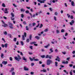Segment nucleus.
<instances>
[{
  "label": "nucleus",
  "instance_id": "27",
  "mask_svg": "<svg viewBox=\"0 0 75 75\" xmlns=\"http://www.w3.org/2000/svg\"><path fill=\"white\" fill-rule=\"evenodd\" d=\"M36 43H37L36 42H34L30 43V44H36Z\"/></svg>",
  "mask_w": 75,
  "mask_h": 75
},
{
  "label": "nucleus",
  "instance_id": "31",
  "mask_svg": "<svg viewBox=\"0 0 75 75\" xmlns=\"http://www.w3.org/2000/svg\"><path fill=\"white\" fill-rule=\"evenodd\" d=\"M56 33L57 34H58L59 33V30H56Z\"/></svg>",
  "mask_w": 75,
  "mask_h": 75
},
{
  "label": "nucleus",
  "instance_id": "2",
  "mask_svg": "<svg viewBox=\"0 0 75 75\" xmlns=\"http://www.w3.org/2000/svg\"><path fill=\"white\" fill-rule=\"evenodd\" d=\"M52 62V60L49 59L47 61V65H49L51 64V63Z\"/></svg>",
  "mask_w": 75,
  "mask_h": 75
},
{
  "label": "nucleus",
  "instance_id": "26",
  "mask_svg": "<svg viewBox=\"0 0 75 75\" xmlns=\"http://www.w3.org/2000/svg\"><path fill=\"white\" fill-rule=\"evenodd\" d=\"M32 25L33 26H35V25H36V23H32Z\"/></svg>",
  "mask_w": 75,
  "mask_h": 75
},
{
  "label": "nucleus",
  "instance_id": "19",
  "mask_svg": "<svg viewBox=\"0 0 75 75\" xmlns=\"http://www.w3.org/2000/svg\"><path fill=\"white\" fill-rule=\"evenodd\" d=\"M13 41L15 42H16V41H17V38H14L13 40Z\"/></svg>",
  "mask_w": 75,
  "mask_h": 75
},
{
  "label": "nucleus",
  "instance_id": "30",
  "mask_svg": "<svg viewBox=\"0 0 75 75\" xmlns=\"http://www.w3.org/2000/svg\"><path fill=\"white\" fill-rule=\"evenodd\" d=\"M3 56H4V54L3 53H1V58H3Z\"/></svg>",
  "mask_w": 75,
  "mask_h": 75
},
{
  "label": "nucleus",
  "instance_id": "39",
  "mask_svg": "<svg viewBox=\"0 0 75 75\" xmlns=\"http://www.w3.org/2000/svg\"><path fill=\"white\" fill-rule=\"evenodd\" d=\"M31 75H33L34 74V72H31L30 73Z\"/></svg>",
  "mask_w": 75,
  "mask_h": 75
},
{
  "label": "nucleus",
  "instance_id": "44",
  "mask_svg": "<svg viewBox=\"0 0 75 75\" xmlns=\"http://www.w3.org/2000/svg\"><path fill=\"white\" fill-rule=\"evenodd\" d=\"M54 14L55 15V16H57V15H58V13H57V12H56L54 13Z\"/></svg>",
  "mask_w": 75,
  "mask_h": 75
},
{
  "label": "nucleus",
  "instance_id": "38",
  "mask_svg": "<svg viewBox=\"0 0 75 75\" xmlns=\"http://www.w3.org/2000/svg\"><path fill=\"white\" fill-rule=\"evenodd\" d=\"M12 75H15V72L13 71L12 73Z\"/></svg>",
  "mask_w": 75,
  "mask_h": 75
},
{
  "label": "nucleus",
  "instance_id": "11",
  "mask_svg": "<svg viewBox=\"0 0 75 75\" xmlns=\"http://www.w3.org/2000/svg\"><path fill=\"white\" fill-rule=\"evenodd\" d=\"M71 5L72 6H75V4H74V2L73 1H72L71 2Z\"/></svg>",
  "mask_w": 75,
  "mask_h": 75
},
{
  "label": "nucleus",
  "instance_id": "28",
  "mask_svg": "<svg viewBox=\"0 0 75 75\" xmlns=\"http://www.w3.org/2000/svg\"><path fill=\"white\" fill-rule=\"evenodd\" d=\"M2 6H3V7H6V6L5 5V4H4V3H3L2 4Z\"/></svg>",
  "mask_w": 75,
  "mask_h": 75
},
{
  "label": "nucleus",
  "instance_id": "49",
  "mask_svg": "<svg viewBox=\"0 0 75 75\" xmlns=\"http://www.w3.org/2000/svg\"><path fill=\"white\" fill-rule=\"evenodd\" d=\"M30 10L31 12H34V10H33L32 9H30Z\"/></svg>",
  "mask_w": 75,
  "mask_h": 75
},
{
  "label": "nucleus",
  "instance_id": "58",
  "mask_svg": "<svg viewBox=\"0 0 75 75\" xmlns=\"http://www.w3.org/2000/svg\"><path fill=\"white\" fill-rule=\"evenodd\" d=\"M70 18L71 19H73L74 18V17H73V16H71Z\"/></svg>",
  "mask_w": 75,
  "mask_h": 75
},
{
  "label": "nucleus",
  "instance_id": "23",
  "mask_svg": "<svg viewBox=\"0 0 75 75\" xmlns=\"http://www.w3.org/2000/svg\"><path fill=\"white\" fill-rule=\"evenodd\" d=\"M29 30V29L28 28V26H26V30H27L28 31V30Z\"/></svg>",
  "mask_w": 75,
  "mask_h": 75
},
{
  "label": "nucleus",
  "instance_id": "40",
  "mask_svg": "<svg viewBox=\"0 0 75 75\" xmlns=\"http://www.w3.org/2000/svg\"><path fill=\"white\" fill-rule=\"evenodd\" d=\"M50 51L51 52H53V51L52 50V49H50Z\"/></svg>",
  "mask_w": 75,
  "mask_h": 75
},
{
  "label": "nucleus",
  "instance_id": "14",
  "mask_svg": "<svg viewBox=\"0 0 75 75\" xmlns=\"http://www.w3.org/2000/svg\"><path fill=\"white\" fill-rule=\"evenodd\" d=\"M21 11L22 12H24V11H25V9H21Z\"/></svg>",
  "mask_w": 75,
  "mask_h": 75
},
{
  "label": "nucleus",
  "instance_id": "16",
  "mask_svg": "<svg viewBox=\"0 0 75 75\" xmlns=\"http://www.w3.org/2000/svg\"><path fill=\"white\" fill-rule=\"evenodd\" d=\"M4 47H5V48H7V46L8 45V44L7 43H5L4 44Z\"/></svg>",
  "mask_w": 75,
  "mask_h": 75
},
{
  "label": "nucleus",
  "instance_id": "42",
  "mask_svg": "<svg viewBox=\"0 0 75 75\" xmlns=\"http://www.w3.org/2000/svg\"><path fill=\"white\" fill-rule=\"evenodd\" d=\"M26 41L27 42H30V40H29V39H28Z\"/></svg>",
  "mask_w": 75,
  "mask_h": 75
},
{
  "label": "nucleus",
  "instance_id": "53",
  "mask_svg": "<svg viewBox=\"0 0 75 75\" xmlns=\"http://www.w3.org/2000/svg\"><path fill=\"white\" fill-rule=\"evenodd\" d=\"M69 59H70V58L67 57V61H69Z\"/></svg>",
  "mask_w": 75,
  "mask_h": 75
},
{
  "label": "nucleus",
  "instance_id": "37",
  "mask_svg": "<svg viewBox=\"0 0 75 75\" xmlns=\"http://www.w3.org/2000/svg\"><path fill=\"white\" fill-rule=\"evenodd\" d=\"M9 59L10 61H13V58H12V57H10L9 58Z\"/></svg>",
  "mask_w": 75,
  "mask_h": 75
},
{
  "label": "nucleus",
  "instance_id": "29",
  "mask_svg": "<svg viewBox=\"0 0 75 75\" xmlns=\"http://www.w3.org/2000/svg\"><path fill=\"white\" fill-rule=\"evenodd\" d=\"M48 31V29H46L44 30V32H47Z\"/></svg>",
  "mask_w": 75,
  "mask_h": 75
},
{
  "label": "nucleus",
  "instance_id": "3",
  "mask_svg": "<svg viewBox=\"0 0 75 75\" xmlns=\"http://www.w3.org/2000/svg\"><path fill=\"white\" fill-rule=\"evenodd\" d=\"M9 26L11 29H13L14 27H13V24L11 23H8Z\"/></svg>",
  "mask_w": 75,
  "mask_h": 75
},
{
  "label": "nucleus",
  "instance_id": "1",
  "mask_svg": "<svg viewBox=\"0 0 75 75\" xmlns=\"http://www.w3.org/2000/svg\"><path fill=\"white\" fill-rule=\"evenodd\" d=\"M18 57H14V58L16 60V61H20V60L21 59V57H20V56L19 55H18Z\"/></svg>",
  "mask_w": 75,
  "mask_h": 75
},
{
  "label": "nucleus",
  "instance_id": "41",
  "mask_svg": "<svg viewBox=\"0 0 75 75\" xmlns=\"http://www.w3.org/2000/svg\"><path fill=\"white\" fill-rule=\"evenodd\" d=\"M40 3H45V2L44 1H40Z\"/></svg>",
  "mask_w": 75,
  "mask_h": 75
},
{
  "label": "nucleus",
  "instance_id": "17",
  "mask_svg": "<svg viewBox=\"0 0 75 75\" xmlns=\"http://www.w3.org/2000/svg\"><path fill=\"white\" fill-rule=\"evenodd\" d=\"M35 38H36V39H37V40H39V39H40V37L38 36H35Z\"/></svg>",
  "mask_w": 75,
  "mask_h": 75
},
{
  "label": "nucleus",
  "instance_id": "13",
  "mask_svg": "<svg viewBox=\"0 0 75 75\" xmlns=\"http://www.w3.org/2000/svg\"><path fill=\"white\" fill-rule=\"evenodd\" d=\"M22 58L23 60H24V61H26V60H27V59H25V57L24 56L22 57Z\"/></svg>",
  "mask_w": 75,
  "mask_h": 75
},
{
  "label": "nucleus",
  "instance_id": "25",
  "mask_svg": "<svg viewBox=\"0 0 75 75\" xmlns=\"http://www.w3.org/2000/svg\"><path fill=\"white\" fill-rule=\"evenodd\" d=\"M21 45H24V42L23 41H21Z\"/></svg>",
  "mask_w": 75,
  "mask_h": 75
},
{
  "label": "nucleus",
  "instance_id": "63",
  "mask_svg": "<svg viewBox=\"0 0 75 75\" xmlns=\"http://www.w3.org/2000/svg\"><path fill=\"white\" fill-rule=\"evenodd\" d=\"M69 66L70 67H72L73 66V65L72 64H69Z\"/></svg>",
  "mask_w": 75,
  "mask_h": 75
},
{
  "label": "nucleus",
  "instance_id": "50",
  "mask_svg": "<svg viewBox=\"0 0 75 75\" xmlns=\"http://www.w3.org/2000/svg\"><path fill=\"white\" fill-rule=\"evenodd\" d=\"M11 19L12 20H14V19H15L14 18H13L12 17H11Z\"/></svg>",
  "mask_w": 75,
  "mask_h": 75
},
{
  "label": "nucleus",
  "instance_id": "59",
  "mask_svg": "<svg viewBox=\"0 0 75 75\" xmlns=\"http://www.w3.org/2000/svg\"><path fill=\"white\" fill-rule=\"evenodd\" d=\"M66 47L67 49L69 50V46H67Z\"/></svg>",
  "mask_w": 75,
  "mask_h": 75
},
{
  "label": "nucleus",
  "instance_id": "60",
  "mask_svg": "<svg viewBox=\"0 0 75 75\" xmlns=\"http://www.w3.org/2000/svg\"><path fill=\"white\" fill-rule=\"evenodd\" d=\"M49 9L51 11H52V8H49Z\"/></svg>",
  "mask_w": 75,
  "mask_h": 75
},
{
  "label": "nucleus",
  "instance_id": "52",
  "mask_svg": "<svg viewBox=\"0 0 75 75\" xmlns=\"http://www.w3.org/2000/svg\"><path fill=\"white\" fill-rule=\"evenodd\" d=\"M61 33H64V29H62L61 30Z\"/></svg>",
  "mask_w": 75,
  "mask_h": 75
},
{
  "label": "nucleus",
  "instance_id": "62",
  "mask_svg": "<svg viewBox=\"0 0 75 75\" xmlns=\"http://www.w3.org/2000/svg\"><path fill=\"white\" fill-rule=\"evenodd\" d=\"M41 57H42V58H44L45 57V55H43L41 56Z\"/></svg>",
  "mask_w": 75,
  "mask_h": 75
},
{
  "label": "nucleus",
  "instance_id": "57",
  "mask_svg": "<svg viewBox=\"0 0 75 75\" xmlns=\"http://www.w3.org/2000/svg\"><path fill=\"white\" fill-rule=\"evenodd\" d=\"M13 6H14V7H17L16 5L14 4H13Z\"/></svg>",
  "mask_w": 75,
  "mask_h": 75
},
{
  "label": "nucleus",
  "instance_id": "9",
  "mask_svg": "<svg viewBox=\"0 0 75 75\" xmlns=\"http://www.w3.org/2000/svg\"><path fill=\"white\" fill-rule=\"evenodd\" d=\"M33 61H39L38 59H35V57H33Z\"/></svg>",
  "mask_w": 75,
  "mask_h": 75
},
{
  "label": "nucleus",
  "instance_id": "4",
  "mask_svg": "<svg viewBox=\"0 0 75 75\" xmlns=\"http://www.w3.org/2000/svg\"><path fill=\"white\" fill-rule=\"evenodd\" d=\"M27 37V33H26L24 32V35H22V40H25V37Z\"/></svg>",
  "mask_w": 75,
  "mask_h": 75
},
{
  "label": "nucleus",
  "instance_id": "36",
  "mask_svg": "<svg viewBox=\"0 0 75 75\" xmlns=\"http://www.w3.org/2000/svg\"><path fill=\"white\" fill-rule=\"evenodd\" d=\"M29 12L28 11H25V13L26 14H28V13H29Z\"/></svg>",
  "mask_w": 75,
  "mask_h": 75
},
{
  "label": "nucleus",
  "instance_id": "10",
  "mask_svg": "<svg viewBox=\"0 0 75 75\" xmlns=\"http://www.w3.org/2000/svg\"><path fill=\"white\" fill-rule=\"evenodd\" d=\"M4 13H5V14L6 13H8V11H7V8H5V11H4Z\"/></svg>",
  "mask_w": 75,
  "mask_h": 75
},
{
  "label": "nucleus",
  "instance_id": "5",
  "mask_svg": "<svg viewBox=\"0 0 75 75\" xmlns=\"http://www.w3.org/2000/svg\"><path fill=\"white\" fill-rule=\"evenodd\" d=\"M2 23L3 24H4L5 25H2V26L3 27H6V26H7V24H6L4 22V21H2Z\"/></svg>",
  "mask_w": 75,
  "mask_h": 75
},
{
  "label": "nucleus",
  "instance_id": "35",
  "mask_svg": "<svg viewBox=\"0 0 75 75\" xmlns=\"http://www.w3.org/2000/svg\"><path fill=\"white\" fill-rule=\"evenodd\" d=\"M31 67H33V66H34V63H31Z\"/></svg>",
  "mask_w": 75,
  "mask_h": 75
},
{
  "label": "nucleus",
  "instance_id": "56",
  "mask_svg": "<svg viewBox=\"0 0 75 75\" xmlns=\"http://www.w3.org/2000/svg\"><path fill=\"white\" fill-rule=\"evenodd\" d=\"M67 15V16H68V18H70V17H71V16H70V15H69V14H68Z\"/></svg>",
  "mask_w": 75,
  "mask_h": 75
},
{
  "label": "nucleus",
  "instance_id": "8",
  "mask_svg": "<svg viewBox=\"0 0 75 75\" xmlns=\"http://www.w3.org/2000/svg\"><path fill=\"white\" fill-rule=\"evenodd\" d=\"M7 64V62L4 61L2 62V64H4V65H6Z\"/></svg>",
  "mask_w": 75,
  "mask_h": 75
},
{
  "label": "nucleus",
  "instance_id": "34",
  "mask_svg": "<svg viewBox=\"0 0 75 75\" xmlns=\"http://www.w3.org/2000/svg\"><path fill=\"white\" fill-rule=\"evenodd\" d=\"M43 26V25H42V24H40V26L39 27V28H41V27H42Z\"/></svg>",
  "mask_w": 75,
  "mask_h": 75
},
{
  "label": "nucleus",
  "instance_id": "33",
  "mask_svg": "<svg viewBox=\"0 0 75 75\" xmlns=\"http://www.w3.org/2000/svg\"><path fill=\"white\" fill-rule=\"evenodd\" d=\"M54 20H55V21H57V18L55 16H54Z\"/></svg>",
  "mask_w": 75,
  "mask_h": 75
},
{
  "label": "nucleus",
  "instance_id": "22",
  "mask_svg": "<svg viewBox=\"0 0 75 75\" xmlns=\"http://www.w3.org/2000/svg\"><path fill=\"white\" fill-rule=\"evenodd\" d=\"M49 46H50V44H48V45L45 46L44 47L45 48H48Z\"/></svg>",
  "mask_w": 75,
  "mask_h": 75
},
{
  "label": "nucleus",
  "instance_id": "7",
  "mask_svg": "<svg viewBox=\"0 0 75 75\" xmlns=\"http://www.w3.org/2000/svg\"><path fill=\"white\" fill-rule=\"evenodd\" d=\"M24 69L25 71H28L29 70L28 68L27 67H24Z\"/></svg>",
  "mask_w": 75,
  "mask_h": 75
},
{
  "label": "nucleus",
  "instance_id": "46",
  "mask_svg": "<svg viewBox=\"0 0 75 75\" xmlns=\"http://www.w3.org/2000/svg\"><path fill=\"white\" fill-rule=\"evenodd\" d=\"M43 72H47V70H46V69H44L43 70Z\"/></svg>",
  "mask_w": 75,
  "mask_h": 75
},
{
  "label": "nucleus",
  "instance_id": "47",
  "mask_svg": "<svg viewBox=\"0 0 75 75\" xmlns=\"http://www.w3.org/2000/svg\"><path fill=\"white\" fill-rule=\"evenodd\" d=\"M30 59L31 61H33L34 60V59H33L31 58V57H30Z\"/></svg>",
  "mask_w": 75,
  "mask_h": 75
},
{
  "label": "nucleus",
  "instance_id": "32",
  "mask_svg": "<svg viewBox=\"0 0 75 75\" xmlns=\"http://www.w3.org/2000/svg\"><path fill=\"white\" fill-rule=\"evenodd\" d=\"M72 70H71V71L70 72V75H72Z\"/></svg>",
  "mask_w": 75,
  "mask_h": 75
},
{
  "label": "nucleus",
  "instance_id": "43",
  "mask_svg": "<svg viewBox=\"0 0 75 75\" xmlns=\"http://www.w3.org/2000/svg\"><path fill=\"white\" fill-rule=\"evenodd\" d=\"M62 63L63 64H66V62H65V61H63L62 62Z\"/></svg>",
  "mask_w": 75,
  "mask_h": 75
},
{
  "label": "nucleus",
  "instance_id": "15",
  "mask_svg": "<svg viewBox=\"0 0 75 75\" xmlns=\"http://www.w3.org/2000/svg\"><path fill=\"white\" fill-rule=\"evenodd\" d=\"M58 62H55V65L56 67H58Z\"/></svg>",
  "mask_w": 75,
  "mask_h": 75
},
{
  "label": "nucleus",
  "instance_id": "24",
  "mask_svg": "<svg viewBox=\"0 0 75 75\" xmlns=\"http://www.w3.org/2000/svg\"><path fill=\"white\" fill-rule=\"evenodd\" d=\"M32 37V35H30L29 36V39L30 40H31V38Z\"/></svg>",
  "mask_w": 75,
  "mask_h": 75
},
{
  "label": "nucleus",
  "instance_id": "48",
  "mask_svg": "<svg viewBox=\"0 0 75 75\" xmlns=\"http://www.w3.org/2000/svg\"><path fill=\"white\" fill-rule=\"evenodd\" d=\"M1 47L2 48H4V45L3 44H2L1 45Z\"/></svg>",
  "mask_w": 75,
  "mask_h": 75
},
{
  "label": "nucleus",
  "instance_id": "45",
  "mask_svg": "<svg viewBox=\"0 0 75 75\" xmlns=\"http://www.w3.org/2000/svg\"><path fill=\"white\" fill-rule=\"evenodd\" d=\"M30 49H31V50H33V46H31L30 47Z\"/></svg>",
  "mask_w": 75,
  "mask_h": 75
},
{
  "label": "nucleus",
  "instance_id": "12",
  "mask_svg": "<svg viewBox=\"0 0 75 75\" xmlns=\"http://www.w3.org/2000/svg\"><path fill=\"white\" fill-rule=\"evenodd\" d=\"M14 68H11V70H10V72H12L13 71H14Z\"/></svg>",
  "mask_w": 75,
  "mask_h": 75
},
{
  "label": "nucleus",
  "instance_id": "54",
  "mask_svg": "<svg viewBox=\"0 0 75 75\" xmlns=\"http://www.w3.org/2000/svg\"><path fill=\"white\" fill-rule=\"evenodd\" d=\"M49 56V55H47L46 57H45V58H48Z\"/></svg>",
  "mask_w": 75,
  "mask_h": 75
},
{
  "label": "nucleus",
  "instance_id": "21",
  "mask_svg": "<svg viewBox=\"0 0 75 75\" xmlns=\"http://www.w3.org/2000/svg\"><path fill=\"white\" fill-rule=\"evenodd\" d=\"M3 33H4V35H7V32L6 31H4V32H3Z\"/></svg>",
  "mask_w": 75,
  "mask_h": 75
},
{
  "label": "nucleus",
  "instance_id": "20",
  "mask_svg": "<svg viewBox=\"0 0 75 75\" xmlns=\"http://www.w3.org/2000/svg\"><path fill=\"white\" fill-rule=\"evenodd\" d=\"M11 15L12 17H14V13H11Z\"/></svg>",
  "mask_w": 75,
  "mask_h": 75
},
{
  "label": "nucleus",
  "instance_id": "51",
  "mask_svg": "<svg viewBox=\"0 0 75 75\" xmlns=\"http://www.w3.org/2000/svg\"><path fill=\"white\" fill-rule=\"evenodd\" d=\"M23 24H24L25 25L26 24H27V23H26V22L24 21L23 22Z\"/></svg>",
  "mask_w": 75,
  "mask_h": 75
},
{
  "label": "nucleus",
  "instance_id": "55",
  "mask_svg": "<svg viewBox=\"0 0 75 75\" xmlns=\"http://www.w3.org/2000/svg\"><path fill=\"white\" fill-rule=\"evenodd\" d=\"M21 17H22V18H23V17H24V15H23V14H21Z\"/></svg>",
  "mask_w": 75,
  "mask_h": 75
},
{
  "label": "nucleus",
  "instance_id": "6",
  "mask_svg": "<svg viewBox=\"0 0 75 75\" xmlns=\"http://www.w3.org/2000/svg\"><path fill=\"white\" fill-rule=\"evenodd\" d=\"M74 20H72L71 21V22H70V25H73V24H74Z\"/></svg>",
  "mask_w": 75,
  "mask_h": 75
},
{
  "label": "nucleus",
  "instance_id": "64",
  "mask_svg": "<svg viewBox=\"0 0 75 75\" xmlns=\"http://www.w3.org/2000/svg\"><path fill=\"white\" fill-rule=\"evenodd\" d=\"M72 53V54H75V51H73Z\"/></svg>",
  "mask_w": 75,
  "mask_h": 75
},
{
  "label": "nucleus",
  "instance_id": "18",
  "mask_svg": "<svg viewBox=\"0 0 75 75\" xmlns=\"http://www.w3.org/2000/svg\"><path fill=\"white\" fill-rule=\"evenodd\" d=\"M58 1V0H53L52 2L53 3H55V2H57Z\"/></svg>",
  "mask_w": 75,
  "mask_h": 75
},
{
  "label": "nucleus",
  "instance_id": "61",
  "mask_svg": "<svg viewBox=\"0 0 75 75\" xmlns=\"http://www.w3.org/2000/svg\"><path fill=\"white\" fill-rule=\"evenodd\" d=\"M20 54L21 55H22V56H23V53L22 52H20Z\"/></svg>",
  "mask_w": 75,
  "mask_h": 75
}]
</instances>
